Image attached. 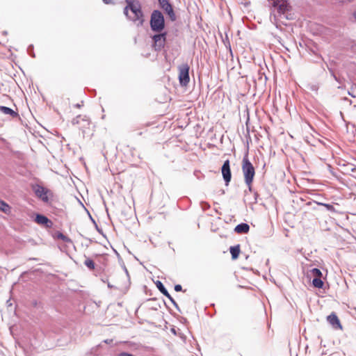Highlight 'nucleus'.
Wrapping results in <instances>:
<instances>
[{"label":"nucleus","mask_w":356,"mask_h":356,"mask_svg":"<svg viewBox=\"0 0 356 356\" xmlns=\"http://www.w3.org/2000/svg\"><path fill=\"white\" fill-rule=\"evenodd\" d=\"M126 6L124 14L128 19L133 22L136 26H142L145 19L142 11L141 4L138 0H125Z\"/></svg>","instance_id":"f257e3e1"},{"label":"nucleus","mask_w":356,"mask_h":356,"mask_svg":"<svg viewBox=\"0 0 356 356\" xmlns=\"http://www.w3.org/2000/svg\"><path fill=\"white\" fill-rule=\"evenodd\" d=\"M242 172L245 183L249 188L250 191H251L252 182L255 176V169L248 159L247 155L243 157L242 161Z\"/></svg>","instance_id":"f03ea898"},{"label":"nucleus","mask_w":356,"mask_h":356,"mask_svg":"<svg viewBox=\"0 0 356 356\" xmlns=\"http://www.w3.org/2000/svg\"><path fill=\"white\" fill-rule=\"evenodd\" d=\"M151 28L153 31L159 32L164 29V17L161 12L154 10L150 19Z\"/></svg>","instance_id":"7ed1b4c3"},{"label":"nucleus","mask_w":356,"mask_h":356,"mask_svg":"<svg viewBox=\"0 0 356 356\" xmlns=\"http://www.w3.org/2000/svg\"><path fill=\"white\" fill-rule=\"evenodd\" d=\"M32 189L35 196L45 203L49 202V199L53 197V193L41 185H33Z\"/></svg>","instance_id":"20e7f679"},{"label":"nucleus","mask_w":356,"mask_h":356,"mask_svg":"<svg viewBox=\"0 0 356 356\" xmlns=\"http://www.w3.org/2000/svg\"><path fill=\"white\" fill-rule=\"evenodd\" d=\"M190 67L187 63L179 66V81L181 86H186L190 81Z\"/></svg>","instance_id":"39448f33"},{"label":"nucleus","mask_w":356,"mask_h":356,"mask_svg":"<svg viewBox=\"0 0 356 356\" xmlns=\"http://www.w3.org/2000/svg\"><path fill=\"white\" fill-rule=\"evenodd\" d=\"M273 7L277 10L280 14H284L289 10L290 6L289 0H270Z\"/></svg>","instance_id":"423d86ee"},{"label":"nucleus","mask_w":356,"mask_h":356,"mask_svg":"<svg viewBox=\"0 0 356 356\" xmlns=\"http://www.w3.org/2000/svg\"><path fill=\"white\" fill-rule=\"evenodd\" d=\"M159 3L161 8L169 16L170 19L172 21H175L176 19V15L169 0H159Z\"/></svg>","instance_id":"0eeeda50"},{"label":"nucleus","mask_w":356,"mask_h":356,"mask_svg":"<svg viewBox=\"0 0 356 356\" xmlns=\"http://www.w3.org/2000/svg\"><path fill=\"white\" fill-rule=\"evenodd\" d=\"M221 172L223 177L224 181L226 183V185H228L232 179V172L230 169V163L229 160H226L221 168Z\"/></svg>","instance_id":"6e6552de"},{"label":"nucleus","mask_w":356,"mask_h":356,"mask_svg":"<svg viewBox=\"0 0 356 356\" xmlns=\"http://www.w3.org/2000/svg\"><path fill=\"white\" fill-rule=\"evenodd\" d=\"M153 47L156 51L161 50L165 44V33L155 35L153 37Z\"/></svg>","instance_id":"1a4fd4ad"},{"label":"nucleus","mask_w":356,"mask_h":356,"mask_svg":"<svg viewBox=\"0 0 356 356\" xmlns=\"http://www.w3.org/2000/svg\"><path fill=\"white\" fill-rule=\"evenodd\" d=\"M35 222L37 224L44 226L47 228H51L53 226L52 221L42 214H37L35 216Z\"/></svg>","instance_id":"9d476101"},{"label":"nucleus","mask_w":356,"mask_h":356,"mask_svg":"<svg viewBox=\"0 0 356 356\" xmlns=\"http://www.w3.org/2000/svg\"><path fill=\"white\" fill-rule=\"evenodd\" d=\"M327 322L335 329H341L340 321L334 312L327 317Z\"/></svg>","instance_id":"9b49d317"},{"label":"nucleus","mask_w":356,"mask_h":356,"mask_svg":"<svg viewBox=\"0 0 356 356\" xmlns=\"http://www.w3.org/2000/svg\"><path fill=\"white\" fill-rule=\"evenodd\" d=\"M0 111L5 115H10L13 118H15L19 116L17 112L6 106H1Z\"/></svg>","instance_id":"f8f14e48"},{"label":"nucleus","mask_w":356,"mask_h":356,"mask_svg":"<svg viewBox=\"0 0 356 356\" xmlns=\"http://www.w3.org/2000/svg\"><path fill=\"white\" fill-rule=\"evenodd\" d=\"M250 229V226L246 223H241L236 226L234 231L238 234H246Z\"/></svg>","instance_id":"ddd939ff"},{"label":"nucleus","mask_w":356,"mask_h":356,"mask_svg":"<svg viewBox=\"0 0 356 356\" xmlns=\"http://www.w3.org/2000/svg\"><path fill=\"white\" fill-rule=\"evenodd\" d=\"M156 286L162 294L166 296L171 302H175L173 298L171 297L166 289L164 287L163 284L160 281L156 282Z\"/></svg>","instance_id":"4468645a"},{"label":"nucleus","mask_w":356,"mask_h":356,"mask_svg":"<svg viewBox=\"0 0 356 356\" xmlns=\"http://www.w3.org/2000/svg\"><path fill=\"white\" fill-rule=\"evenodd\" d=\"M229 252L232 254V259L233 260H236V259H238L241 252L240 245L231 246L229 248Z\"/></svg>","instance_id":"2eb2a0df"},{"label":"nucleus","mask_w":356,"mask_h":356,"mask_svg":"<svg viewBox=\"0 0 356 356\" xmlns=\"http://www.w3.org/2000/svg\"><path fill=\"white\" fill-rule=\"evenodd\" d=\"M0 211L6 214H10L11 212V207L5 201L0 200Z\"/></svg>","instance_id":"dca6fc26"},{"label":"nucleus","mask_w":356,"mask_h":356,"mask_svg":"<svg viewBox=\"0 0 356 356\" xmlns=\"http://www.w3.org/2000/svg\"><path fill=\"white\" fill-rule=\"evenodd\" d=\"M312 284L316 288L321 289L323 288L324 283L321 278H314L312 280Z\"/></svg>","instance_id":"f3484780"},{"label":"nucleus","mask_w":356,"mask_h":356,"mask_svg":"<svg viewBox=\"0 0 356 356\" xmlns=\"http://www.w3.org/2000/svg\"><path fill=\"white\" fill-rule=\"evenodd\" d=\"M84 264H85V265H86V266L90 269V270H94V269H95V265L94 261H93L92 259H89V258H88V259H86L85 260V261H84Z\"/></svg>","instance_id":"a211bd4d"},{"label":"nucleus","mask_w":356,"mask_h":356,"mask_svg":"<svg viewBox=\"0 0 356 356\" xmlns=\"http://www.w3.org/2000/svg\"><path fill=\"white\" fill-rule=\"evenodd\" d=\"M310 272L314 278H321L322 277V273L318 268H313Z\"/></svg>","instance_id":"6ab92c4d"},{"label":"nucleus","mask_w":356,"mask_h":356,"mask_svg":"<svg viewBox=\"0 0 356 356\" xmlns=\"http://www.w3.org/2000/svg\"><path fill=\"white\" fill-rule=\"evenodd\" d=\"M57 238L62 240L64 242H70L71 241L70 238L68 236L64 235L63 234H62L60 232H58L57 234Z\"/></svg>","instance_id":"aec40b11"},{"label":"nucleus","mask_w":356,"mask_h":356,"mask_svg":"<svg viewBox=\"0 0 356 356\" xmlns=\"http://www.w3.org/2000/svg\"><path fill=\"white\" fill-rule=\"evenodd\" d=\"M323 206L327 208V210L329 211H334V208L332 205L331 204H323Z\"/></svg>","instance_id":"412c9836"},{"label":"nucleus","mask_w":356,"mask_h":356,"mask_svg":"<svg viewBox=\"0 0 356 356\" xmlns=\"http://www.w3.org/2000/svg\"><path fill=\"white\" fill-rule=\"evenodd\" d=\"M181 289H182V287H181V285H179V284H177V285H175V290L176 291H177V292H178V291H181Z\"/></svg>","instance_id":"4be33fe9"},{"label":"nucleus","mask_w":356,"mask_h":356,"mask_svg":"<svg viewBox=\"0 0 356 356\" xmlns=\"http://www.w3.org/2000/svg\"><path fill=\"white\" fill-rule=\"evenodd\" d=\"M103 2L105 3V4H110L112 3V0H103Z\"/></svg>","instance_id":"5701e85b"},{"label":"nucleus","mask_w":356,"mask_h":356,"mask_svg":"<svg viewBox=\"0 0 356 356\" xmlns=\"http://www.w3.org/2000/svg\"><path fill=\"white\" fill-rule=\"evenodd\" d=\"M353 15H354L355 18L356 19V11L354 13Z\"/></svg>","instance_id":"b1692460"}]
</instances>
